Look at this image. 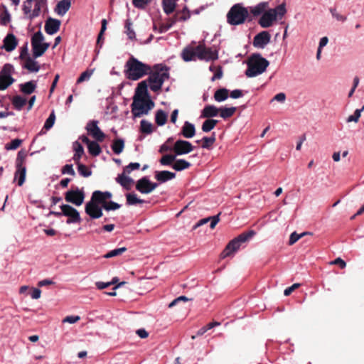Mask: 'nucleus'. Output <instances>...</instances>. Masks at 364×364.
<instances>
[{
	"mask_svg": "<svg viewBox=\"0 0 364 364\" xmlns=\"http://www.w3.org/2000/svg\"><path fill=\"white\" fill-rule=\"evenodd\" d=\"M87 132L97 141L102 142L105 138V133L98 127L97 120H91L88 122L85 127Z\"/></svg>",
	"mask_w": 364,
	"mask_h": 364,
	"instance_id": "obj_12",
	"label": "nucleus"
},
{
	"mask_svg": "<svg viewBox=\"0 0 364 364\" xmlns=\"http://www.w3.org/2000/svg\"><path fill=\"white\" fill-rule=\"evenodd\" d=\"M100 203L92 200L91 198L90 200L86 203L85 207L86 214H87L92 219H98L101 218L103 215V208L102 206L100 207Z\"/></svg>",
	"mask_w": 364,
	"mask_h": 364,
	"instance_id": "obj_11",
	"label": "nucleus"
},
{
	"mask_svg": "<svg viewBox=\"0 0 364 364\" xmlns=\"http://www.w3.org/2000/svg\"><path fill=\"white\" fill-rule=\"evenodd\" d=\"M55 120V114L54 110L51 112L48 119L46 120L43 128L46 130L53 127Z\"/></svg>",
	"mask_w": 364,
	"mask_h": 364,
	"instance_id": "obj_53",
	"label": "nucleus"
},
{
	"mask_svg": "<svg viewBox=\"0 0 364 364\" xmlns=\"http://www.w3.org/2000/svg\"><path fill=\"white\" fill-rule=\"evenodd\" d=\"M287 13L284 4H279L274 9L266 11L260 17L259 24L262 28L270 27L277 19H281Z\"/></svg>",
	"mask_w": 364,
	"mask_h": 364,
	"instance_id": "obj_4",
	"label": "nucleus"
},
{
	"mask_svg": "<svg viewBox=\"0 0 364 364\" xmlns=\"http://www.w3.org/2000/svg\"><path fill=\"white\" fill-rule=\"evenodd\" d=\"M286 100V95L284 92H279L277 94L272 100L271 102L274 101H277L281 103H284Z\"/></svg>",
	"mask_w": 364,
	"mask_h": 364,
	"instance_id": "obj_64",
	"label": "nucleus"
},
{
	"mask_svg": "<svg viewBox=\"0 0 364 364\" xmlns=\"http://www.w3.org/2000/svg\"><path fill=\"white\" fill-rule=\"evenodd\" d=\"M169 70L168 66L162 64H156L153 70L151 68L146 82H149V87L152 91L157 92L161 90L164 81L170 77Z\"/></svg>",
	"mask_w": 364,
	"mask_h": 364,
	"instance_id": "obj_2",
	"label": "nucleus"
},
{
	"mask_svg": "<svg viewBox=\"0 0 364 364\" xmlns=\"http://www.w3.org/2000/svg\"><path fill=\"white\" fill-rule=\"evenodd\" d=\"M120 207H121L120 204H119L116 202L112 201V200L109 202H107L102 206V208L107 211L115 210L119 209Z\"/></svg>",
	"mask_w": 364,
	"mask_h": 364,
	"instance_id": "obj_60",
	"label": "nucleus"
},
{
	"mask_svg": "<svg viewBox=\"0 0 364 364\" xmlns=\"http://www.w3.org/2000/svg\"><path fill=\"white\" fill-rule=\"evenodd\" d=\"M126 77L131 80H138L151 72V66L132 56L124 65Z\"/></svg>",
	"mask_w": 364,
	"mask_h": 364,
	"instance_id": "obj_1",
	"label": "nucleus"
},
{
	"mask_svg": "<svg viewBox=\"0 0 364 364\" xmlns=\"http://www.w3.org/2000/svg\"><path fill=\"white\" fill-rule=\"evenodd\" d=\"M87 149L89 153L94 156H99L102 152L101 147L97 141H92L88 144Z\"/></svg>",
	"mask_w": 364,
	"mask_h": 364,
	"instance_id": "obj_40",
	"label": "nucleus"
},
{
	"mask_svg": "<svg viewBox=\"0 0 364 364\" xmlns=\"http://www.w3.org/2000/svg\"><path fill=\"white\" fill-rule=\"evenodd\" d=\"M15 82L14 78H9L0 75V90H4Z\"/></svg>",
	"mask_w": 364,
	"mask_h": 364,
	"instance_id": "obj_46",
	"label": "nucleus"
},
{
	"mask_svg": "<svg viewBox=\"0 0 364 364\" xmlns=\"http://www.w3.org/2000/svg\"><path fill=\"white\" fill-rule=\"evenodd\" d=\"M132 23L130 19H127L125 21L124 28L126 29L125 33L128 36V38L130 40H134L136 38V34L133 28H132Z\"/></svg>",
	"mask_w": 364,
	"mask_h": 364,
	"instance_id": "obj_48",
	"label": "nucleus"
},
{
	"mask_svg": "<svg viewBox=\"0 0 364 364\" xmlns=\"http://www.w3.org/2000/svg\"><path fill=\"white\" fill-rule=\"evenodd\" d=\"M140 168V164L138 162H132L124 168V173H130L132 171L137 170Z\"/></svg>",
	"mask_w": 364,
	"mask_h": 364,
	"instance_id": "obj_61",
	"label": "nucleus"
},
{
	"mask_svg": "<svg viewBox=\"0 0 364 364\" xmlns=\"http://www.w3.org/2000/svg\"><path fill=\"white\" fill-rule=\"evenodd\" d=\"M23 68L28 70L30 72L37 73L40 70V65L36 61L28 57L27 62L23 65Z\"/></svg>",
	"mask_w": 364,
	"mask_h": 364,
	"instance_id": "obj_42",
	"label": "nucleus"
},
{
	"mask_svg": "<svg viewBox=\"0 0 364 364\" xmlns=\"http://www.w3.org/2000/svg\"><path fill=\"white\" fill-rule=\"evenodd\" d=\"M62 173L63 174H69L73 176H75V172L73 168L72 164H66L63 167Z\"/></svg>",
	"mask_w": 364,
	"mask_h": 364,
	"instance_id": "obj_63",
	"label": "nucleus"
},
{
	"mask_svg": "<svg viewBox=\"0 0 364 364\" xmlns=\"http://www.w3.org/2000/svg\"><path fill=\"white\" fill-rule=\"evenodd\" d=\"M126 173H122L121 174H119L118 176L116 178V181L119 183L123 188H124L127 190H129L130 188V185L134 183V180L129 177L125 175Z\"/></svg>",
	"mask_w": 364,
	"mask_h": 364,
	"instance_id": "obj_27",
	"label": "nucleus"
},
{
	"mask_svg": "<svg viewBox=\"0 0 364 364\" xmlns=\"http://www.w3.org/2000/svg\"><path fill=\"white\" fill-rule=\"evenodd\" d=\"M329 11L332 16L335 18L337 21L343 22L346 20V17L338 14L335 8H331Z\"/></svg>",
	"mask_w": 364,
	"mask_h": 364,
	"instance_id": "obj_62",
	"label": "nucleus"
},
{
	"mask_svg": "<svg viewBox=\"0 0 364 364\" xmlns=\"http://www.w3.org/2000/svg\"><path fill=\"white\" fill-rule=\"evenodd\" d=\"M198 52V58L205 61L215 60L218 58V51L217 49L206 47L204 41L200 42L196 46Z\"/></svg>",
	"mask_w": 364,
	"mask_h": 364,
	"instance_id": "obj_7",
	"label": "nucleus"
},
{
	"mask_svg": "<svg viewBox=\"0 0 364 364\" xmlns=\"http://www.w3.org/2000/svg\"><path fill=\"white\" fill-rule=\"evenodd\" d=\"M181 134L187 139L193 137L196 134L195 125L188 121H186L182 127Z\"/></svg>",
	"mask_w": 364,
	"mask_h": 364,
	"instance_id": "obj_24",
	"label": "nucleus"
},
{
	"mask_svg": "<svg viewBox=\"0 0 364 364\" xmlns=\"http://www.w3.org/2000/svg\"><path fill=\"white\" fill-rule=\"evenodd\" d=\"M176 177V173L169 171H161L155 172V178L159 183H165L168 181L173 179Z\"/></svg>",
	"mask_w": 364,
	"mask_h": 364,
	"instance_id": "obj_23",
	"label": "nucleus"
},
{
	"mask_svg": "<svg viewBox=\"0 0 364 364\" xmlns=\"http://www.w3.org/2000/svg\"><path fill=\"white\" fill-rule=\"evenodd\" d=\"M181 57L186 62H189L196 60V57L198 58V52L196 47H186L181 52Z\"/></svg>",
	"mask_w": 364,
	"mask_h": 364,
	"instance_id": "obj_21",
	"label": "nucleus"
},
{
	"mask_svg": "<svg viewBox=\"0 0 364 364\" xmlns=\"http://www.w3.org/2000/svg\"><path fill=\"white\" fill-rule=\"evenodd\" d=\"M151 0H132L133 6L139 9H144Z\"/></svg>",
	"mask_w": 364,
	"mask_h": 364,
	"instance_id": "obj_57",
	"label": "nucleus"
},
{
	"mask_svg": "<svg viewBox=\"0 0 364 364\" xmlns=\"http://www.w3.org/2000/svg\"><path fill=\"white\" fill-rule=\"evenodd\" d=\"M187 18L186 16H181L178 18L176 16H175L173 18H170L167 20V22L165 23L161 24L159 26V32L160 33H165L168 31L178 21H186Z\"/></svg>",
	"mask_w": 364,
	"mask_h": 364,
	"instance_id": "obj_20",
	"label": "nucleus"
},
{
	"mask_svg": "<svg viewBox=\"0 0 364 364\" xmlns=\"http://www.w3.org/2000/svg\"><path fill=\"white\" fill-rule=\"evenodd\" d=\"M3 46L1 49L6 50L7 52L13 51L18 45V41L16 36L13 33H9L3 40Z\"/></svg>",
	"mask_w": 364,
	"mask_h": 364,
	"instance_id": "obj_16",
	"label": "nucleus"
},
{
	"mask_svg": "<svg viewBox=\"0 0 364 364\" xmlns=\"http://www.w3.org/2000/svg\"><path fill=\"white\" fill-rule=\"evenodd\" d=\"M26 168L21 163H17L16 171L15 173V178L18 180V185L21 186L26 178Z\"/></svg>",
	"mask_w": 364,
	"mask_h": 364,
	"instance_id": "obj_25",
	"label": "nucleus"
},
{
	"mask_svg": "<svg viewBox=\"0 0 364 364\" xmlns=\"http://www.w3.org/2000/svg\"><path fill=\"white\" fill-rule=\"evenodd\" d=\"M126 251H127V248L124 247H120V248H117V249H114V250H112L108 252L107 254H105L103 256V257L111 258V257H117L118 255H122V253H124Z\"/></svg>",
	"mask_w": 364,
	"mask_h": 364,
	"instance_id": "obj_51",
	"label": "nucleus"
},
{
	"mask_svg": "<svg viewBox=\"0 0 364 364\" xmlns=\"http://www.w3.org/2000/svg\"><path fill=\"white\" fill-rule=\"evenodd\" d=\"M191 164L185 159H177L172 165V168L176 171H181L191 167Z\"/></svg>",
	"mask_w": 364,
	"mask_h": 364,
	"instance_id": "obj_35",
	"label": "nucleus"
},
{
	"mask_svg": "<svg viewBox=\"0 0 364 364\" xmlns=\"http://www.w3.org/2000/svg\"><path fill=\"white\" fill-rule=\"evenodd\" d=\"M236 111L235 107H220L219 108V112L220 117L223 119H227L230 117H232Z\"/></svg>",
	"mask_w": 364,
	"mask_h": 364,
	"instance_id": "obj_41",
	"label": "nucleus"
},
{
	"mask_svg": "<svg viewBox=\"0 0 364 364\" xmlns=\"http://www.w3.org/2000/svg\"><path fill=\"white\" fill-rule=\"evenodd\" d=\"M176 2L175 0H163L162 7L165 14L167 15L173 13L176 9Z\"/></svg>",
	"mask_w": 364,
	"mask_h": 364,
	"instance_id": "obj_33",
	"label": "nucleus"
},
{
	"mask_svg": "<svg viewBox=\"0 0 364 364\" xmlns=\"http://www.w3.org/2000/svg\"><path fill=\"white\" fill-rule=\"evenodd\" d=\"M268 5H269L268 2H264V1L260 2L258 4L254 6H251L250 8V13L254 16H258L259 15H262L266 11V9H267Z\"/></svg>",
	"mask_w": 364,
	"mask_h": 364,
	"instance_id": "obj_28",
	"label": "nucleus"
},
{
	"mask_svg": "<svg viewBox=\"0 0 364 364\" xmlns=\"http://www.w3.org/2000/svg\"><path fill=\"white\" fill-rule=\"evenodd\" d=\"M248 16V10L240 4L233 5L227 14V22L232 26L245 23Z\"/></svg>",
	"mask_w": 364,
	"mask_h": 364,
	"instance_id": "obj_5",
	"label": "nucleus"
},
{
	"mask_svg": "<svg viewBox=\"0 0 364 364\" xmlns=\"http://www.w3.org/2000/svg\"><path fill=\"white\" fill-rule=\"evenodd\" d=\"M44 40V36L42 33L39 31L33 34L31 38V46H34L35 44H42Z\"/></svg>",
	"mask_w": 364,
	"mask_h": 364,
	"instance_id": "obj_55",
	"label": "nucleus"
},
{
	"mask_svg": "<svg viewBox=\"0 0 364 364\" xmlns=\"http://www.w3.org/2000/svg\"><path fill=\"white\" fill-rule=\"evenodd\" d=\"M228 97V90L226 88H220L215 91L214 99L217 102H223Z\"/></svg>",
	"mask_w": 364,
	"mask_h": 364,
	"instance_id": "obj_38",
	"label": "nucleus"
},
{
	"mask_svg": "<svg viewBox=\"0 0 364 364\" xmlns=\"http://www.w3.org/2000/svg\"><path fill=\"white\" fill-rule=\"evenodd\" d=\"M77 165V171L79 174L83 177H89L92 175V171L82 164H78Z\"/></svg>",
	"mask_w": 364,
	"mask_h": 364,
	"instance_id": "obj_52",
	"label": "nucleus"
},
{
	"mask_svg": "<svg viewBox=\"0 0 364 364\" xmlns=\"http://www.w3.org/2000/svg\"><path fill=\"white\" fill-rule=\"evenodd\" d=\"M60 208L62 210L63 215L69 218L66 221L68 224L80 223L81 221L79 212L71 205L68 204H63L60 206Z\"/></svg>",
	"mask_w": 364,
	"mask_h": 364,
	"instance_id": "obj_9",
	"label": "nucleus"
},
{
	"mask_svg": "<svg viewBox=\"0 0 364 364\" xmlns=\"http://www.w3.org/2000/svg\"><path fill=\"white\" fill-rule=\"evenodd\" d=\"M140 130L142 133L150 134L153 132V125L151 122L142 119L140 122Z\"/></svg>",
	"mask_w": 364,
	"mask_h": 364,
	"instance_id": "obj_47",
	"label": "nucleus"
},
{
	"mask_svg": "<svg viewBox=\"0 0 364 364\" xmlns=\"http://www.w3.org/2000/svg\"><path fill=\"white\" fill-rule=\"evenodd\" d=\"M94 70H87L85 72L82 73L80 77L77 80V83L80 84L84 81H87L91 77Z\"/></svg>",
	"mask_w": 364,
	"mask_h": 364,
	"instance_id": "obj_54",
	"label": "nucleus"
},
{
	"mask_svg": "<svg viewBox=\"0 0 364 364\" xmlns=\"http://www.w3.org/2000/svg\"><path fill=\"white\" fill-rule=\"evenodd\" d=\"M12 104L17 110H21L26 104V100L20 95H16L13 97Z\"/></svg>",
	"mask_w": 364,
	"mask_h": 364,
	"instance_id": "obj_45",
	"label": "nucleus"
},
{
	"mask_svg": "<svg viewBox=\"0 0 364 364\" xmlns=\"http://www.w3.org/2000/svg\"><path fill=\"white\" fill-rule=\"evenodd\" d=\"M269 61L259 53H253L249 58L245 70V75L248 77H254L262 74L269 66Z\"/></svg>",
	"mask_w": 364,
	"mask_h": 364,
	"instance_id": "obj_3",
	"label": "nucleus"
},
{
	"mask_svg": "<svg viewBox=\"0 0 364 364\" xmlns=\"http://www.w3.org/2000/svg\"><path fill=\"white\" fill-rule=\"evenodd\" d=\"M154 107V102L150 99H133L131 105L132 113L134 118L148 114Z\"/></svg>",
	"mask_w": 364,
	"mask_h": 364,
	"instance_id": "obj_6",
	"label": "nucleus"
},
{
	"mask_svg": "<svg viewBox=\"0 0 364 364\" xmlns=\"http://www.w3.org/2000/svg\"><path fill=\"white\" fill-rule=\"evenodd\" d=\"M60 21L49 17L46 21L45 31L48 35H53L57 33L60 26Z\"/></svg>",
	"mask_w": 364,
	"mask_h": 364,
	"instance_id": "obj_15",
	"label": "nucleus"
},
{
	"mask_svg": "<svg viewBox=\"0 0 364 364\" xmlns=\"http://www.w3.org/2000/svg\"><path fill=\"white\" fill-rule=\"evenodd\" d=\"M22 141H23L19 139L11 140L10 143L6 144L5 149L6 150H15L22 144Z\"/></svg>",
	"mask_w": 364,
	"mask_h": 364,
	"instance_id": "obj_58",
	"label": "nucleus"
},
{
	"mask_svg": "<svg viewBox=\"0 0 364 364\" xmlns=\"http://www.w3.org/2000/svg\"><path fill=\"white\" fill-rule=\"evenodd\" d=\"M240 245L238 242L234 238L231 240L226 246L225 250L221 253V257L225 258L227 257H230L235 252H237L240 249Z\"/></svg>",
	"mask_w": 364,
	"mask_h": 364,
	"instance_id": "obj_19",
	"label": "nucleus"
},
{
	"mask_svg": "<svg viewBox=\"0 0 364 364\" xmlns=\"http://www.w3.org/2000/svg\"><path fill=\"white\" fill-rule=\"evenodd\" d=\"M218 121L213 119H206L202 124V131L203 132H209L215 128Z\"/></svg>",
	"mask_w": 364,
	"mask_h": 364,
	"instance_id": "obj_43",
	"label": "nucleus"
},
{
	"mask_svg": "<svg viewBox=\"0 0 364 364\" xmlns=\"http://www.w3.org/2000/svg\"><path fill=\"white\" fill-rule=\"evenodd\" d=\"M127 204L128 205H134L138 203H144V200L139 198L136 193H131L126 194Z\"/></svg>",
	"mask_w": 364,
	"mask_h": 364,
	"instance_id": "obj_44",
	"label": "nucleus"
},
{
	"mask_svg": "<svg viewBox=\"0 0 364 364\" xmlns=\"http://www.w3.org/2000/svg\"><path fill=\"white\" fill-rule=\"evenodd\" d=\"M219 112V108L214 105H206L203 108L201 112L200 117L202 118H210L218 116Z\"/></svg>",
	"mask_w": 364,
	"mask_h": 364,
	"instance_id": "obj_26",
	"label": "nucleus"
},
{
	"mask_svg": "<svg viewBox=\"0 0 364 364\" xmlns=\"http://www.w3.org/2000/svg\"><path fill=\"white\" fill-rule=\"evenodd\" d=\"M35 6L34 9L32 11L31 14L29 15L28 18L32 20L33 18L38 17L40 15L41 10L43 7L46 6V0H35Z\"/></svg>",
	"mask_w": 364,
	"mask_h": 364,
	"instance_id": "obj_30",
	"label": "nucleus"
},
{
	"mask_svg": "<svg viewBox=\"0 0 364 364\" xmlns=\"http://www.w3.org/2000/svg\"><path fill=\"white\" fill-rule=\"evenodd\" d=\"M124 148V141L122 139L114 140L112 144V149L115 154H119L123 151Z\"/></svg>",
	"mask_w": 364,
	"mask_h": 364,
	"instance_id": "obj_39",
	"label": "nucleus"
},
{
	"mask_svg": "<svg viewBox=\"0 0 364 364\" xmlns=\"http://www.w3.org/2000/svg\"><path fill=\"white\" fill-rule=\"evenodd\" d=\"M50 44L48 43H44L42 44H35L32 46L33 55L35 58L41 57L48 48Z\"/></svg>",
	"mask_w": 364,
	"mask_h": 364,
	"instance_id": "obj_29",
	"label": "nucleus"
},
{
	"mask_svg": "<svg viewBox=\"0 0 364 364\" xmlns=\"http://www.w3.org/2000/svg\"><path fill=\"white\" fill-rule=\"evenodd\" d=\"M14 72V68L11 64L6 63L4 65L0 75H4L9 78H14L11 75Z\"/></svg>",
	"mask_w": 364,
	"mask_h": 364,
	"instance_id": "obj_50",
	"label": "nucleus"
},
{
	"mask_svg": "<svg viewBox=\"0 0 364 364\" xmlns=\"http://www.w3.org/2000/svg\"><path fill=\"white\" fill-rule=\"evenodd\" d=\"M73 149L75 151L73 159L76 164H80V160L84 154L83 146L78 141L73 143Z\"/></svg>",
	"mask_w": 364,
	"mask_h": 364,
	"instance_id": "obj_31",
	"label": "nucleus"
},
{
	"mask_svg": "<svg viewBox=\"0 0 364 364\" xmlns=\"http://www.w3.org/2000/svg\"><path fill=\"white\" fill-rule=\"evenodd\" d=\"M193 149L194 146L191 142L182 139L177 140L173 147V150L176 154V156L187 154L191 152Z\"/></svg>",
	"mask_w": 364,
	"mask_h": 364,
	"instance_id": "obj_13",
	"label": "nucleus"
},
{
	"mask_svg": "<svg viewBox=\"0 0 364 364\" xmlns=\"http://www.w3.org/2000/svg\"><path fill=\"white\" fill-rule=\"evenodd\" d=\"M157 186L158 183H152L147 176L139 179L136 183V189L143 194L151 193Z\"/></svg>",
	"mask_w": 364,
	"mask_h": 364,
	"instance_id": "obj_10",
	"label": "nucleus"
},
{
	"mask_svg": "<svg viewBox=\"0 0 364 364\" xmlns=\"http://www.w3.org/2000/svg\"><path fill=\"white\" fill-rule=\"evenodd\" d=\"M271 36L267 31L257 34L253 39V46L256 48H264L270 41Z\"/></svg>",
	"mask_w": 364,
	"mask_h": 364,
	"instance_id": "obj_14",
	"label": "nucleus"
},
{
	"mask_svg": "<svg viewBox=\"0 0 364 364\" xmlns=\"http://www.w3.org/2000/svg\"><path fill=\"white\" fill-rule=\"evenodd\" d=\"M146 80L140 82L135 90V94L133 99H149Z\"/></svg>",
	"mask_w": 364,
	"mask_h": 364,
	"instance_id": "obj_17",
	"label": "nucleus"
},
{
	"mask_svg": "<svg viewBox=\"0 0 364 364\" xmlns=\"http://www.w3.org/2000/svg\"><path fill=\"white\" fill-rule=\"evenodd\" d=\"M70 0H61L57 4L54 11L58 15L63 16L70 9Z\"/></svg>",
	"mask_w": 364,
	"mask_h": 364,
	"instance_id": "obj_22",
	"label": "nucleus"
},
{
	"mask_svg": "<svg viewBox=\"0 0 364 364\" xmlns=\"http://www.w3.org/2000/svg\"><path fill=\"white\" fill-rule=\"evenodd\" d=\"M201 141H203L201 145L203 149H210L216 141L215 133L213 132L210 136H203Z\"/></svg>",
	"mask_w": 364,
	"mask_h": 364,
	"instance_id": "obj_37",
	"label": "nucleus"
},
{
	"mask_svg": "<svg viewBox=\"0 0 364 364\" xmlns=\"http://www.w3.org/2000/svg\"><path fill=\"white\" fill-rule=\"evenodd\" d=\"M85 193L83 190H80L78 188L68 191L65 193V200L68 203H70L76 206H80L82 204L85 199Z\"/></svg>",
	"mask_w": 364,
	"mask_h": 364,
	"instance_id": "obj_8",
	"label": "nucleus"
},
{
	"mask_svg": "<svg viewBox=\"0 0 364 364\" xmlns=\"http://www.w3.org/2000/svg\"><path fill=\"white\" fill-rule=\"evenodd\" d=\"M36 88V83L33 80L20 85V90L26 95H30L33 93Z\"/></svg>",
	"mask_w": 364,
	"mask_h": 364,
	"instance_id": "obj_32",
	"label": "nucleus"
},
{
	"mask_svg": "<svg viewBox=\"0 0 364 364\" xmlns=\"http://www.w3.org/2000/svg\"><path fill=\"white\" fill-rule=\"evenodd\" d=\"M168 119V114L162 109H159L156 111L155 114V122L158 126H164Z\"/></svg>",
	"mask_w": 364,
	"mask_h": 364,
	"instance_id": "obj_34",
	"label": "nucleus"
},
{
	"mask_svg": "<svg viewBox=\"0 0 364 364\" xmlns=\"http://www.w3.org/2000/svg\"><path fill=\"white\" fill-rule=\"evenodd\" d=\"M11 21V15L6 9H4V13L0 16V23L2 26H6Z\"/></svg>",
	"mask_w": 364,
	"mask_h": 364,
	"instance_id": "obj_59",
	"label": "nucleus"
},
{
	"mask_svg": "<svg viewBox=\"0 0 364 364\" xmlns=\"http://www.w3.org/2000/svg\"><path fill=\"white\" fill-rule=\"evenodd\" d=\"M363 110H364V106H363V107L360 109H356L355 110L353 114L350 115L347 118L346 122H357L358 121L359 118L360 117L361 112Z\"/></svg>",
	"mask_w": 364,
	"mask_h": 364,
	"instance_id": "obj_56",
	"label": "nucleus"
},
{
	"mask_svg": "<svg viewBox=\"0 0 364 364\" xmlns=\"http://www.w3.org/2000/svg\"><path fill=\"white\" fill-rule=\"evenodd\" d=\"M256 235V232L253 230H248L247 232H242L239 235L235 240L238 242V243L241 245L242 243H244L251 239Z\"/></svg>",
	"mask_w": 364,
	"mask_h": 364,
	"instance_id": "obj_36",
	"label": "nucleus"
},
{
	"mask_svg": "<svg viewBox=\"0 0 364 364\" xmlns=\"http://www.w3.org/2000/svg\"><path fill=\"white\" fill-rule=\"evenodd\" d=\"M112 196V194L109 191H95L92 193L91 198L103 206L107 203V200L111 198Z\"/></svg>",
	"mask_w": 364,
	"mask_h": 364,
	"instance_id": "obj_18",
	"label": "nucleus"
},
{
	"mask_svg": "<svg viewBox=\"0 0 364 364\" xmlns=\"http://www.w3.org/2000/svg\"><path fill=\"white\" fill-rule=\"evenodd\" d=\"M176 154H166L161 157L159 162L162 166H170L173 161H176Z\"/></svg>",
	"mask_w": 364,
	"mask_h": 364,
	"instance_id": "obj_49",
	"label": "nucleus"
}]
</instances>
